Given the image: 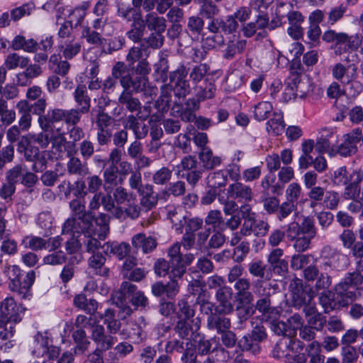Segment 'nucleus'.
Listing matches in <instances>:
<instances>
[{
    "instance_id": "obj_44",
    "label": "nucleus",
    "mask_w": 363,
    "mask_h": 363,
    "mask_svg": "<svg viewBox=\"0 0 363 363\" xmlns=\"http://www.w3.org/2000/svg\"><path fill=\"white\" fill-rule=\"evenodd\" d=\"M199 158L202 163V166L207 170H211L219 166L221 160L218 156H213V152L210 148L201 150L199 154Z\"/></svg>"
},
{
    "instance_id": "obj_54",
    "label": "nucleus",
    "mask_w": 363,
    "mask_h": 363,
    "mask_svg": "<svg viewBox=\"0 0 363 363\" xmlns=\"http://www.w3.org/2000/svg\"><path fill=\"white\" fill-rule=\"evenodd\" d=\"M273 111V106L270 102L261 101L253 107V116L256 121L266 120Z\"/></svg>"
},
{
    "instance_id": "obj_59",
    "label": "nucleus",
    "mask_w": 363,
    "mask_h": 363,
    "mask_svg": "<svg viewBox=\"0 0 363 363\" xmlns=\"http://www.w3.org/2000/svg\"><path fill=\"white\" fill-rule=\"evenodd\" d=\"M357 143L347 135H344L343 142L337 146V153L342 157H349L357 152Z\"/></svg>"
},
{
    "instance_id": "obj_43",
    "label": "nucleus",
    "mask_w": 363,
    "mask_h": 363,
    "mask_svg": "<svg viewBox=\"0 0 363 363\" xmlns=\"http://www.w3.org/2000/svg\"><path fill=\"white\" fill-rule=\"evenodd\" d=\"M363 181V172L345 185L343 196L345 199L354 200L361 193L360 184Z\"/></svg>"
},
{
    "instance_id": "obj_35",
    "label": "nucleus",
    "mask_w": 363,
    "mask_h": 363,
    "mask_svg": "<svg viewBox=\"0 0 363 363\" xmlns=\"http://www.w3.org/2000/svg\"><path fill=\"white\" fill-rule=\"evenodd\" d=\"M164 210L167 218L171 221L175 230L182 233L184 228V220L186 217L183 215L182 208L174 205H168Z\"/></svg>"
},
{
    "instance_id": "obj_26",
    "label": "nucleus",
    "mask_w": 363,
    "mask_h": 363,
    "mask_svg": "<svg viewBox=\"0 0 363 363\" xmlns=\"http://www.w3.org/2000/svg\"><path fill=\"white\" fill-rule=\"evenodd\" d=\"M131 244L137 252L141 250L143 254H148L155 250L157 242L155 238L139 233L133 236Z\"/></svg>"
},
{
    "instance_id": "obj_13",
    "label": "nucleus",
    "mask_w": 363,
    "mask_h": 363,
    "mask_svg": "<svg viewBox=\"0 0 363 363\" xmlns=\"http://www.w3.org/2000/svg\"><path fill=\"white\" fill-rule=\"evenodd\" d=\"M155 0H131V4L125 2H119L116 16L127 15L126 18L133 16H143L142 9L150 12L152 11V6Z\"/></svg>"
},
{
    "instance_id": "obj_33",
    "label": "nucleus",
    "mask_w": 363,
    "mask_h": 363,
    "mask_svg": "<svg viewBox=\"0 0 363 363\" xmlns=\"http://www.w3.org/2000/svg\"><path fill=\"white\" fill-rule=\"evenodd\" d=\"M248 272L253 277L257 278L256 281H269L272 277V273L267 265L261 259H255L248 264Z\"/></svg>"
},
{
    "instance_id": "obj_64",
    "label": "nucleus",
    "mask_w": 363,
    "mask_h": 363,
    "mask_svg": "<svg viewBox=\"0 0 363 363\" xmlns=\"http://www.w3.org/2000/svg\"><path fill=\"white\" fill-rule=\"evenodd\" d=\"M172 111L174 116H179L182 121L186 123L194 121L196 117L194 111L187 109L177 102L172 106Z\"/></svg>"
},
{
    "instance_id": "obj_1",
    "label": "nucleus",
    "mask_w": 363,
    "mask_h": 363,
    "mask_svg": "<svg viewBox=\"0 0 363 363\" xmlns=\"http://www.w3.org/2000/svg\"><path fill=\"white\" fill-rule=\"evenodd\" d=\"M47 106V102L45 99H38L35 103L29 105L28 108L30 113L38 116V123L42 130H56L55 124L61 121L64 122V116L60 111L62 108H54L48 110L45 113Z\"/></svg>"
},
{
    "instance_id": "obj_25",
    "label": "nucleus",
    "mask_w": 363,
    "mask_h": 363,
    "mask_svg": "<svg viewBox=\"0 0 363 363\" xmlns=\"http://www.w3.org/2000/svg\"><path fill=\"white\" fill-rule=\"evenodd\" d=\"M35 279V273L31 270L27 272L26 276L21 279H18V284L15 282L13 287V282H9V289L14 293H16L21 298H26L30 296V288L33 284Z\"/></svg>"
},
{
    "instance_id": "obj_27",
    "label": "nucleus",
    "mask_w": 363,
    "mask_h": 363,
    "mask_svg": "<svg viewBox=\"0 0 363 363\" xmlns=\"http://www.w3.org/2000/svg\"><path fill=\"white\" fill-rule=\"evenodd\" d=\"M362 172L360 169L348 171L346 166H342L335 169L331 174V181L334 185L342 186L351 182Z\"/></svg>"
},
{
    "instance_id": "obj_42",
    "label": "nucleus",
    "mask_w": 363,
    "mask_h": 363,
    "mask_svg": "<svg viewBox=\"0 0 363 363\" xmlns=\"http://www.w3.org/2000/svg\"><path fill=\"white\" fill-rule=\"evenodd\" d=\"M104 323L106 325V328L110 334H116L121 328V323L119 319L116 318L115 311L112 308H108L101 315Z\"/></svg>"
},
{
    "instance_id": "obj_7",
    "label": "nucleus",
    "mask_w": 363,
    "mask_h": 363,
    "mask_svg": "<svg viewBox=\"0 0 363 363\" xmlns=\"http://www.w3.org/2000/svg\"><path fill=\"white\" fill-rule=\"evenodd\" d=\"M361 272L363 270L356 267L355 271L347 272L342 280L334 288L336 294L342 298L355 299L356 292L350 289H357L363 284V275Z\"/></svg>"
},
{
    "instance_id": "obj_14",
    "label": "nucleus",
    "mask_w": 363,
    "mask_h": 363,
    "mask_svg": "<svg viewBox=\"0 0 363 363\" xmlns=\"http://www.w3.org/2000/svg\"><path fill=\"white\" fill-rule=\"evenodd\" d=\"M345 62H337L330 68L332 77L342 85L345 84L347 82H350L352 78L358 77V67L355 63H350L349 58L347 57Z\"/></svg>"
},
{
    "instance_id": "obj_63",
    "label": "nucleus",
    "mask_w": 363,
    "mask_h": 363,
    "mask_svg": "<svg viewBox=\"0 0 363 363\" xmlns=\"http://www.w3.org/2000/svg\"><path fill=\"white\" fill-rule=\"evenodd\" d=\"M228 182V177L223 171H217L209 174L207 184L209 187L215 189L225 186Z\"/></svg>"
},
{
    "instance_id": "obj_32",
    "label": "nucleus",
    "mask_w": 363,
    "mask_h": 363,
    "mask_svg": "<svg viewBox=\"0 0 363 363\" xmlns=\"http://www.w3.org/2000/svg\"><path fill=\"white\" fill-rule=\"evenodd\" d=\"M251 282L247 278H241L236 281L234 289L238 301L242 303H250L253 301V294L250 291Z\"/></svg>"
},
{
    "instance_id": "obj_61",
    "label": "nucleus",
    "mask_w": 363,
    "mask_h": 363,
    "mask_svg": "<svg viewBox=\"0 0 363 363\" xmlns=\"http://www.w3.org/2000/svg\"><path fill=\"white\" fill-rule=\"evenodd\" d=\"M114 201L118 206H124L130 203L136 196L133 193L128 192L123 186L116 187L113 191Z\"/></svg>"
},
{
    "instance_id": "obj_28",
    "label": "nucleus",
    "mask_w": 363,
    "mask_h": 363,
    "mask_svg": "<svg viewBox=\"0 0 363 363\" xmlns=\"http://www.w3.org/2000/svg\"><path fill=\"white\" fill-rule=\"evenodd\" d=\"M75 150H67L69 160L67 163V171L69 174L84 177L89 173V167L86 162L74 155Z\"/></svg>"
},
{
    "instance_id": "obj_41",
    "label": "nucleus",
    "mask_w": 363,
    "mask_h": 363,
    "mask_svg": "<svg viewBox=\"0 0 363 363\" xmlns=\"http://www.w3.org/2000/svg\"><path fill=\"white\" fill-rule=\"evenodd\" d=\"M285 123L281 112H275L266 124V130L273 135H280L284 130Z\"/></svg>"
},
{
    "instance_id": "obj_16",
    "label": "nucleus",
    "mask_w": 363,
    "mask_h": 363,
    "mask_svg": "<svg viewBox=\"0 0 363 363\" xmlns=\"http://www.w3.org/2000/svg\"><path fill=\"white\" fill-rule=\"evenodd\" d=\"M303 275L308 281H316L315 287L318 291L327 289L332 284L331 275L325 274L323 271L320 273L319 269L314 264L306 267L303 271Z\"/></svg>"
},
{
    "instance_id": "obj_56",
    "label": "nucleus",
    "mask_w": 363,
    "mask_h": 363,
    "mask_svg": "<svg viewBox=\"0 0 363 363\" xmlns=\"http://www.w3.org/2000/svg\"><path fill=\"white\" fill-rule=\"evenodd\" d=\"M246 44L245 40L230 41L223 50V57L226 60L233 59L237 53H240L244 50Z\"/></svg>"
},
{
    "instance_id": "obj_30",
    "label": "nucleus",
    "mask_w": 363,
    "mask_h": 363,
    "mask_svg": "<svg viewBox=\"0 0 363 363\" xmlns=\"http://www.w3.org/2000/svg\"><path fill=\"white\" fill-rule=\"evenodd\" d=\"M102 250L106 255H115L118 259H123L130 253V246L125 242H107L102 245Z\"/></svg>"
},
{
    "instance_id": "obj_55",
    "label": "nucleus",
    "mask_w": 363,
    "mask_h": 363,
    "mask_svg": "<svg viewBox=\"0 0 363 363\" xmlns=\"http://www.w3.org/2000/svg\"><path fill=\"white\" fill-rule=\"evenodd\" d=\"M173 176V169L168 167H162L152 174V182L156 185L163 186L169 184Z\"/></svg>"
},
{
    "instance_id": "obj_8",
    "label": "nucleus",
    "mask_w": 363,
    "mask_h": 363,
    "mask_svg": "<svg viewBox=\"0 0 363 363\" xmlns=\"http://www.w3.org/2000/svg\"><path fill=\"white\" fill-rule=\"evenodd\" d=\"M322 39L327 43H335L336 47L344 45L345 50H357L361 45L362 37L360 35H349L344 32H336L335 30L329 29L325 31Z\"/></svg>"
},
{
    "instance_id": "obj_60",
    "label": "nucleus",
    "mask_w": 363,
    "mask_h": 363,
    "mask_svg": "<svg viewBox=\"0 0 363 363\" xmlns=\"http://www.w3.org/2000/svg\"><path fill=\"white\" fill-rule=\"evenodd\" d=\"M26 67L24 72L17 75V82L21 86H26V82H21V79L35 78L43 72L42 68L37 64L28 65Z\"/></svg>"
},
{
    "instance_id": "obj_4",
    "label": "nucleus",
    "mask_w": 363,
    "mask_h": 363,
    "mask_svg": "<svg viewBox=\"0 0 363 363\" xmlns=\"http://www.w3.org/2000/svg\"><path fill=\"white\" fill-rule=\"evenodd\" d=\"M345 256L337 249L330 245L324 246L320 252V267L325 274L332 276L344 270L346 265L343 262Z\"/></svg>"
},
{
    "instance_id": "obj_36",
    "label": "nucleus",
    "mask_w": 363,
    "mask_h": 363,
    "mask_svg": "<svg viewBox=\"0 0 363 363\" xmlns=\"http://www.w3.org/2000/svg\"><path fill=\"white\" fill-rule=\"evenodd\" d=\"M220 315L216 312L211 313L207 318V328L209 330H216L219 335L230 329L231 326L230 319Z\"/></svg>"
},
{
    "instance_id": "obj_3",
    "label": "nucleus",
    "mask_w": 363,
    "mask_h": 363,
    "mask_svg": "<svg viewBox=\"0 0 363 363\" xmlns=\"http://www.w3.org/2000/svg\"><path fill=\"white\" fill-rule=\"evenodd\" d=\"M148 56L149 50L147 45L140 43L133 46L125 57L129 71L136 74H149L151 67L147 60Z\"/></svg>"
},
{
    "instance_id": "obj_51",
    "label": "nucleus",
    "mask_w": 363,
    "mask_h": 363,
    "mask_svg": "<svg viewBox=\"0 0 363 363\" xmlns=\"http://www.w3.org/2000/svg\"><path fill=\"white\" fill-rule=\"evenodd\" d=\"M29 62L30 60L28 57L21 56L16 52H13L7 55L4 66L8 69H14L18 67L25 68Z\"/></svg>"
},
{
    "instance_id": "obj_24",
    "label": "nucleus",
    "mask_w": 363,
    "mask_h": 363,
    "mask_svg": "<svg viewBox=\"0 0 363 363\" xmlns=\"http://www.w3.org/2000/svg\"><path fill=\"white\" fill-rule=\"evenodd\" d=\"M51 139L52 158L58 159L62 157L65 151L67 153V150H74L75 144L71 141H67L62 127H60V133L54 134Z\"/></svg>"
},
{
    "instance_id": "obj_2",
    "label": "nucleus",
    "mask_w": 363,
    "mask_h": 363,
    "mask_svg": "<svg viewBox=\"0 0 363 363\" xmlns=\"http://www.w3.org/2000/svg\"><path fill=\"white\" fill-rule=\"evenodd\" d=\"M74 99L77 103V108L62 109L60 111L64 116V122L67 125H77L81 120L82 115L89 112L91 107V99L87 94L85 85L79 84L74 93Z\"/></svg>"
},
{
    "instance_id": "obj_12",
    "label": "nucleus",
    "mask_w": 363,
    "mask_h": 363,
    "mask_svg": "<svg viewBox=\"0 0 363 363\" xmlns=\"http://www.w3.org/2000/svg\"><path fill=\"white\" fill-rule=\"evenodd\" d=\"M289 289L291 293L292 303L296 308H301L309 303L313 299V293L311 289L303 286V280L294 278L291 281Z\"/></svg>"
},
{
    "instance_id": "obj_6",
    "label": "nucleus",
    "mask_w": 363,
    "mask_h": 363,
    "mask_svg": "<svg viewBox=\"0 0 363 363\" xmlns=\"http://www.w3.org/2000/svg\"><path fill=\"white\" fill-rule=\"evenodd\" d=\"M82 198H76L69 202V208L72 211V217L65 222L62 228V235L72 233L77 230V226H84L86 223H90L89 213Z\"/></svg>"
},
{
    "instance_id": "obj_17",
    "label": "nucleus",
    "mask_w": 363,
    "mask_h": 363,
    "mask_svg": "<svg viewBox=\"0 0 363 363\" xmlns=\"http://www.w3.org/2000/svg\"><path fill=\"white\" fill-rule=\"evenodd\" d=\"M58 193L66 199L73 195L76 198H84L87 195L85 181L77 179L72 184L69 180H63L57 186Z\"/></svg>"
},
{
    "instance_id": "obj_45",
    "label": "nucleus",
    "mask_w": 363,
    "mask_h": 363,
    "mask_svg": "<svg viewBox=\"0 0 363 363\" xmlns=\"http://www.w3.org/2000/svg\"><path fill=\"white\" fill-rule=\"evenodd\" d=\"M118 102L130 112L137 111L141 108L140 101L138 98L133 96L130 90L123 89L118 98Z\"/></svg>"
},
{
    "instance_id": "obj_19",
    "label": "nucleus",
    "mask_w": 363,
    "mask_h": 363,
    "mask_svg": "<svg viewBox=\"0 0 363 363\" xmlns=\"http://www.w3.org/2000/svg\"><path fill=\"white\" fill-rule=\"evenodd\" d=\"M113 334H107L103 325L96 324L92 326L91 338L96 344L98 349L108 350L111 349L116 342V338Z\"/></svg>"
},
{
    "instance_id": "obj_62",
    "label": "nucleus",
    "mask_w": 363,
    "mask_h": 363,
    "mask_svg": "<svg viewBox=\"0 0 363 363\" xmlns=\"http://www.w3.org/2000/svg\"><path fill=\"white\" fill-rule=\"evenodd\" d=\"M75 233H77L74 230L72 233H65V235H69L70 237L65 242V250L67 254L73 255L78 252L82 246V235L81 233H78V236H75Z\"/></svg>"
},
{
    "instance_id": "obj_53",
    "label": "nucleus",
    "mask_w": 363,
    "mask_h": 363,
    "mask_svg": "<svg viewBox=\"0 0 363 363\" xmlns=\"http://www.w3.org/2000/svg\"><path fill=\"white\" fill-rule=\"evenodd\" d=\"M138 287L135 284H132L128 281L122 282L118 291L116 293L115 299L129 301L138 293Z\"/></svg>"
},
{
    "instance_id": "obj_50",
    "label": "nucleus",
    "mask_w": 363,
    "mask_h": 363,
    "mask_svg": "<svg viewBox=\"0 0 363 363\" xmlns=\"http://www.w3.org/2000/svg\"><path fill=\"white\" fill-rule=\"evenodd\" d=\"M22 245H24L26 248L30 249L33 251H40L48 248L49 240L39 236L29 235L23 239Z\"/></svg>"
},
{
    "instance_id": "obj_29",
    "label": "nucleus",
    "mask_w": 363,
    "mask_h": 363,
    "mask_svg": "<svg viewBox=\"0 0 363 363\" xmlns=\"http://www.w3.org/2000/svg\"><path fill=\"white\" fill-rule=\"evenodd\" d=\"M123 125L125 129L132 130L135 139L137 140L145 138L149 132V127L145 123H140L138 118L134 115L128 116Z\"/></svg>"
},
{
    "instance_id": "obj_21",
    "label": "nucleus",
    "mask_w": 363,
    "mask_h": 363,
    "mask_svg": "<svg viewBox=\"0 0 363 363\" xmlns=\"http://www.w3.org/2000/svg\"><path fill=\"white\" fill-rule=\"evenodd\" d=\"M227 191L229 197L240 202H250L254 197L252 189L240 182L230 184Z\"/></svg>"
},
{
    "instance_id": "obj_23",
    "label": "nucleus",
    "mask_w": 363,
    "mask_h": 363,
    "mask_svg": "<svg viewBox=\"0 0 363 363\" xmlns=\"http://www.w3.org/2000/svg\"><path fill=\"white\" fill-rule=\"evenodd\" d=\"M1 319L18 323L21 320L19 308L12 297H6L0 305Z\"/></svg>"
},
{
    "instance_id": "obj_5",
    "label": "nucleus",
    "mask_w": 363,
    "mask_h": 363,
    "mask_svg": "<svg viewBox=\"0 0 363 363\" xmlns=\"http://www.w3.org/2000/svg\"><path fill=\"white\" fill-rule=\"evenodd\" d=\"M91 119L92 123L96 125L98 144L101 146L108 144L111 140L115 118L99 107L96 113L91 115Z\"/></svg>"
},
{
    "instance_id": "obj_57",
    "label": "nucleus",
    "mask_w": 363,
    "mask_h": 363,
    "mask_svg": "<svg viewBox=\"0 0 363 363\" xmlns=\"http://www.w3.org/2000/svg\"><path fill=\"white\" fill-rule=\"evenodd\" d=\"M72 338L76 343L75 352H79L83 353L88 349L90 342L84 329H78L74 331Z\"/></svg>"
},
{
    "instance_id": "obj_34",
    "label": "nucleus",
    "mask_w": 363,
    "mask_h": 363,
    "mask_svg": "<svg viewBox=\"0 0 363 363\" xmlns=\"http://www.w3.org/2000/svg\"><path fill=\"white\" fill-rule=\"evenodd\" d=\"M52 343V339L48 337L47 333L44 334L37 332L33 336V349L31 354L36 358H41L45 355L47 349Z\"/></svg>"
},
{
    "instance_id": "obj_49",
    "label": "nucleus",
    "mask_w": 363,
    "mask_h": 363,
    "mask_svg": "<svg viewBox=\"0 0 363 363\" xmlns=\"http://www.w3.org/2000/svg\"><path fill=\"white\" fill-rule=\"evenodd\" d=\"M17 108L21 115L18 121V127L22 131H26L30 128L32 121L31 113L28 108V102L26 101H19L17 104Z\"/></svg>"
},
{
    "instance_id": "obj_31",
    "label": "nucleus",
    "mask_w": 363,
    "mask_h": 363,
    "mask_svg": "<svg viewBox=\"0 0 363 363\" xmlns=\"http://www.w3.org/2000/svg\"><path fill=\"white\" fill-rule=\"evenodd\" d=\"M137 76H132L130 73L125 74L124 77L121 79V86L124 89L130 90L139 93L142 92L147 84L148 74H136Z\"/></svg>"
},
{
    "instance_id": "obj_46",
    "label": "nucleus",
    "mask_w": 363,
    "mask_h": 363,
    "mask_svg": "<svg viewBox=\"0 0 363 363\" xmlns=\"http://www.w3.org/2000/svg\"><path fill=\"white\" fill-rule=\"evenodd\" d=\"M194 347L198 355L205 356L211 352V340L207 339L203 334L196 333L194 336Z\"/></svg>"
},
{
    "instance_id": "obj_10",
    "label": "nucleus",
    "mask_w": 363,
    "mask_h": 363,
    "mask_svg": "<svg viewBox=\"0 0 363 363\" xmlns=\"http://www.w3.org/2000/svg\"><path fill=\"white\" fill-rule=\"evenodd\" d=\"M17 150L18 152L23 153L24 157L27 161L33 162L32 169L35 172H42L46 167L45 159H39L38 147L30 144L29 140L26 137H23L18 143Z\"/></svg>"
},
{
    "instance_id": "obj_52",
    "label": "nucleus",
    "mask_w": 363,
    "mask_h": 363,
    "mask_svg": "<svg viewBox=\"0 0 363 363\" xmlns=\"http://www.w3.org/2000/svg\"><path fill=\"white\" fill-rule=\"evenodd\" d=\"M173 90L168 84L162 85L161 87V94L155 103L157 109L161 112H167L169 108L172 91Z\"/></svg>"
},
{
    "instance_id": "obj_18",
    "label": "nucleus",
    "mask_w": 363,
    "mask_h": 363,
    "mask_svg": "<svg viewBox=\"0 0 363 363\" xmlns=\"http://www.w3.org/2000/svg\"><path fill=\"white\" fill-rule=\"evenodd\" d=\"M126 16H117L122 21L132 22L130 30L126 32L127 38L135 43L140 42L145 30V24L143 16H133L130 18H126Z\"/></svg>"
},
{
    "instance_id": "obj_48",
    "label": "nucleus",
    "mask_w": 363,
    "mask_h": 363,
    "mask_svg": "<svg viewBox=\"0 0 363 363\" xmlns=\"http://www.w3.org/2000/svg\"><path fill=\"white\" fill-rule=\"evenodd\" d=\"M82 36L86 43L96 46L104 47L107 40L102 37L101 34L91 27L85 26L82 31Z\"/></svg>"
},
{
    "instance_id": "obj_11",
    "label": "nucleus",
    "mask_w": 363,
    "mask_h": 363,
    "mask_svg": "<svg viewBox=\"0 0 363 363\" xmlns=\"http://www.w3.org/2000/svg\"><path fill=\"white\" fill-rule=\"evenodd\" d=\"M254 293L259 298L257 301L255 308L264 315L272 313L275 308L271 306V285H264L261 281L253 282Z\"/></svg>"
},
{
    "instance_id": "obj_37",
    "label": "nucleus",
    "mask_w": 363,
    "mask_h": 363,
    "mask_svg": "<svg viewBox=\"0 0 363 363\" xmlns=\"http://www.w3.org/2000/svg\"><path fill=\"white\" fill-rule=\"evenodd\" d=\"M195 303L189 301V297L179 299L177 304L176 317L177 319L191 320L196 313Z\"/></svg>"
},
{
    "instance_id": "obj_47",
    "label": "nucleus",
    "mask_w": 363,
    "mask_h": 363,
    "mask_svg": "<svg viewBox=\"0 0 363 363\" xmlns=\"http://www.w3.org/2000/svg\"><path fill=\"white\" fill-rule=\"evenodd\" d=\"M306 357L309 363H324L325 356L321 354V346L318 341L310 342L305 349Z\"/></svg>"
},
{
    "instance_id": "obj_15",
    "label": "nucleus",
    "mask_w": 363,
    "mask_h": 363,
    "mask_svg": "<svg viewBox=\"0 0 363 363\" xmlns=\"http://www.w3.org/2000/svg\"><path fill=\"white\" fill-rule=\"evenodd\" d=\"M84 226H77V230H74L77 233L82 235V244L85 247V250L89 253L94 254L99 248H102L99 238L98 237L97 230L94 228V224L86 223Z\"/></svg>"
},
{
    "instance_id": "obj_20",
    "label": "nucleus",
    "mask_w": 363,
    "mask_h": 363,
    "mask_svg": "<svg viewBox=\"0 0 363 363\" xmlns=\"http://www.w3.org/2000/svg\"><path fill=\"white\" fill-rule=\"evenodd\" d=\"M200 328V320L199 318L196 320L177 319L174 325V331L178 337L182 340H188L189 337L194 336Z\"/></svg>"
},
{
    "instance_id": "obj_9",
    "label": "nucleus",
    "mask_w": 363,
    "mask_h": 363,
    "mask_svg": "<svg viewBox=\"0 0 363 363\" xmlns=\"http://www.w3.org/2000/svg\"><path fill=\"white\" fill-rule=\"evenodd\" d=\"M188 69L180 65L177 69L169 73V84L174 95L178 98H184L190 92V85L186 79Z\"/></svg>"
},
{
    "instance_id": "obj_58",
    "label": "nucleus",
    "mask_w": 363,
    "mask_h": 363,
    "mask_svg": "<svg viewBox=\"0 0 363 363\" xmlns=\"http://www.w3.org/2000/svg\"><path fill=\"white\" fill-rule=\"evenodd\" d=\"M60 50L65 59L70 60L76 56L81 50V44L74 39L66 40L60 45Z\"/></svg>"
},
{
    "instance_id": "obj_40",
    "label": "nucleus",
    "mask_w": 363,
    "mask_h": 363,
    "mask_svg": "<svg viewBox=\"0 0 363 363\" xmlns=\"http://www.w3.org/2000/svg\"><path fill=\"white\" fill-rule=\"evenodd\" d=\"M144 21L145 27L150 31L158 33H164L166 29V20L164 17H160L154 12H148L145 16Z\"/></svg>"
},
{
    "instance_id": "obj_39",
    "label": "nucleus",
    "mask_w": 363,
    "mask_h": 363,
    "mask_svg": "<svg viewBox=\"0 0 363 363\" xmlns=\"http://www.w3.org/2000/svg\"><path fill=\"white\" fill-rule=\"evenodd\" d=\"M106 257L101 253H94L88 259L89 267L94 274L102 277H107L109 274V269L105 266Z\"/></svg>"
},
{
    "instance_id": "obj_38",
    "label": "nucleus",
    "mask_w": 363,
    "mask_h": 363,
    "mask_svg": "<svg viewBox=\"0 0 363 363\" xmlns=\"http://www.w3.org/2000/svg\"><path fill=\"white\" fill-rule=\"evenodd\" d=\"M139 195L141 196L140 205L146 211L154 208L157 204V195L155 193L152 185L145 184Z\"/></svg>"
},
{
    "instance_id": "obj_22",
    "label": "nucleus",
    "mask_w": 363,
    "mask_h": 363,
    "mask_svg": "<svg viewBox=\"0 0 363 363\" xmlns=\"http://www.w3.org/2000/svg\"><path fill=\"white\" fill-rule=\"evenodd\" d=\"M233 290L230 286H223L217 290L216 298L219 304L216 308V312L219 314H229L233 310L231 303Z\"/></svg>"
}]
</instances>
